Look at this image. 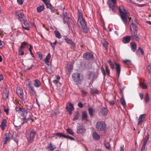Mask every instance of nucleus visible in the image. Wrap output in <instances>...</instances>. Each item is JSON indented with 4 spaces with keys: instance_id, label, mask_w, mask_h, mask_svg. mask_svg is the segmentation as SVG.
I'll use <instances>...</instances> for the list:
<instances>
[{
    "instance_id": "nucleus-25",
    "label": "nucleus",
    "mask_w": 151,
    "mask_h": 151,
    "mask_svg": "<svg viewBox=\"0 0 151 151\" xmlns=\"http://www.w3.org/2000/svg\"><path fill=\"white\" fill-rule=\"evenodd\" d=\"M6 120L5 119H3L0 126L2 130H4V127L6 125Z\"/></svg>"
},
{
    "instance_id": "nucleus-8",
    "label": "nucleus",
    "mask_w": 151,
    "mask_h": 151,
    "mask_svg": "<svg viewBox=\"0 0 151 151\" xmlns=\"http://www.w3.org/2000/svg\"><path fill=\"white\" fill-rule=\"evenodd\" d=\"M27 87L28 88V92L30 94L31 96H35L36 95V92L34 88L31 86L30 83H29L27 85Z\"/></svg>"
},
{
    "instance_id": "nucleus-18",
    "label": "nucleus",
    "mask_w": 151,
    "mask_h": 151,
    "mask_svg": "<svg viewBox=\"0 0 151 151\" xmlns=\"http://www.w3.org/2000/svg\"><path fill=\"white\" fill-rule=\"evenodd\" d=\"M64 40L68 44L71 45L72 47H74L75 46V43L71 39L66 38H65Z\"/></svg>"
},
{
    "instance_id": "nucleus-9",
    "label": "nucleus",
    "mask_w": 151,
    "mask_h": 151,
    "mask_svg": "<svg viewBox=\"0 0 151 151\" xmlns=\"http://www.w3.org/2000/svg\"><path fill=\"white\" fill-rule=\"evenodd\" d=\"M5 137L3 138L4 144L5 145L7 141H9L12 138V135L10 132L6 133L5 135Z\"/></svg>"
},
{
    "instance_id": "nucleus-5",
    "label": "nucleus",
    "mask_w": 151,
    "mask_h": 151,
    "mask_svg": "<svg viewBox=\"0 0 151 151\" xmlns=\"http://www.w3.org/2000/svg\"><path fill=\"white\" fill-rule=\"evenodd\" d=\"M107 4L109 8L114 12L116 11L115 6L116 5V0H108Z\"/></svg>"
},
{
    "instance_id": "nucleus-39",
    "label": "nucleus",
    "mask_w": 151,
    "mask_h": 151,
    "mask_svg": "<svg viewBox=\"0 0 151 151\" xmlns=\"http://www.w3.org/2000/svg\"><path fill=\"white\" fill-rule=\"evenodd\" d=\"M140 86L141 87H142V88L143 89H147V85L146 84L142 82L140 83Z\"/></svg>"
},
{
    "instance_id": "nucleus-58",
    "label": "nucleus",
    "mask_w": 151,
    "mask_h": 151,
    "mask_svg": "<svg viewBox=\"0 0 151 151\" xmlns=\"http://www.w3.org/2000/svg\"><path fill=\"white\" fill-rule=\"evenodd\" d=\"M31 119V118L30 119H29V118L28 119H26L25 118H24V122H23V123H24V122H27L28 120H29V119Z\"/></svg>"
},
{
    "instance_id": "nucleus-49",
    "label": "nucleus",
    "mask_w": 151,
    "mask_h": 151,
    "mask_svg": "<svg viewBox=\"0 0 151 151\" xmlns=\"http://www.w3.org/2000/svg\"><path fill=\"white\" fill-rule=\"evenodd\" d=\"M22 108H21L19 107H16L15 108L16 110V111L18 113H21V109Z\"/></svg>"
},
{
    "instance_id": "nucleus-34",
    "label": "nucleus",
    "mask_w": 151,
    "mask_h": 151,
    "mask_svg": "<svg viewBox=\"0 0 151 151\" xmlns=\"http://www.w3.org/2000/svg\"><path fill=\"white\" fill-rule=\"evenodd\" d=\"M27 44V43L25 42H24L22 43L21 45L19 47L20 50H24L25 48V46Z\"/></svg>"
},
{
    "instance_id": "nucleus-26",
    "label": "nucleus",
    "mask_w": 151,
    "mask_h": 151,
    "mask_svg": "<svg viewBox=\"0 0 151 151\" xmlns=\"http://www.w3.org/2000/svg\"><path fill=\"white\" fill-rule=\"evenodd\" d=\"M34 86L36 87H39L41 85L40 81L38 79H36L34 83Z\"/></svg>"
},
{
    "instance_id": "nucleus-22",
    "label": "nucleus",
    "mask_w": 151,
    "mask_h": 151,
    "mask_svg": "<svg viewBox=\"0 0 151 151\" xmlns=\"http://www.w3.org/2000/svg\"><path fill=\"white\" fill-rule=\"evenodd\" d=\"M17 15L18 17V19L20 21H23L25 19V17L23 13L21 12L19 13Z\"/></svg>"
},
{
    "instance_id": "nucleus-20",
    "label": "nucleus",
    "mask_w": 151,
    "mask_h": 151,
    "mask_svg": "<svg viewBox=\"0 0 151 151\" xmlns=\"http://www.w3.org/2000/svg\"><path fill=\"white\" fill-rule=\"evenodd\" d=\"M131 48L132 50L134 52L137 49V46L136 43L134 42H132L130 43Z\"/></svg>"
},
{
    "instance_id": "nucleus-42",
    "label": "nucleus",
    "mask_w": 151,
    "mask_h": 151,
    "mask_svg": "<svg viewBox=\"0 0 151 151\" xmlns=\"http://www.w3.org/2000/svg\"><path fill=\"white\" fill-rule=\"evenodd\" d=\"M79 114L78 112H77L75 115L73 119V121H75V120H77L79 117Z\"/></svg>"
},
{
    "instance_id": "nucleus-43",
    "label": "nucleus",
    "mask_w": 151,
    "mask_h": 151,
    "mask_svg": "<svg viewBox=\"0 0 151 151\" xmlns=\"http://www.w3.org/2000/svg\"><path fill=\"white\" fill-rule=\"evenodd\" d=\"M73 66L72 64L68 65L67 67V68L68 69V71L69 72L71 71V70L73 69Z\"/></svg>"
},
{
    "instance_id": "nucleus-59",
    "label": "nucleus",
    "mask_w": 151,
    "mask_h": 151,
    "mask_svg": "<svg viewBox=\"0 0 151 151\" xmlns=\"http://www.w3.org/2000/svg\"><path fill=\"white\" fill-rule=\"evenodd\" d=\"M146 145H143L142 147V148L141 149V151H144L145 149V147Z\"/></svg>"
},
{
    "instance_id": "nucleus-17",
    "label": "nucleus",
    "mask_w": 151,
    "mask_h": 151,
    "mask_svg": "<svg viewBox=\"0 0 151 151\" xmlns=\"http://www.w3.org/2000/svg\"><path fill=\"white\" fill-rule=\"evenodd\" d=\"M146 117V115L145 114H143L141 115L138 119V124L139 125L144 120Z\"/></svg>"
},
{
    "instance_id": "nucleus-1",
    "label": "nucleus",
    "mask_w": 151,
    "mask_h": 151,
    "mask_svg": "<svg viewBox=\"0 0 151 151\" xmlns=\"http://www.w3.org/2000/svg\"><path fill=\"white\" fill-rule=\"evenodd\" d=\"M119 10L120 13L119 15L122 21L126 26H128L129 22L131 23L130 28V32L136 31H137V27L135 21L131 20L130 17H129V14L128 13L124 7L122 5L120 6L119 8Z\"/></svg>"
},
{
    "instance_id": "nucleus-4",
    "label": "nucleus",
    "mask_w": 151,
    "mask_h": 151,
    "mask_svg": "<svg viewBox=\"0 0 151 151\" xmlns=\"http://www.w3.org/2000/svg\"><path fill=\"white\" fill-rule=\"evenodd\" d=\"M96 128L99 131H104L106 129V125L105 123L102 121L97 122Z\"/></svg>"
},
{
    "instance_id": "nucleus-41",
    "label": "nucleus",
    "mask_w": 151,
    "mask_h": 151,
    "mask_svg": "<svg viewBox=\"0 0 151 151\" xmlns=\"http://www.w3.org/2000/svg\"><path fill=\"white\" fill-rule=\"evenodd\" d=\"M140 51L141 52L142 54L143 55L144 53V52L142 49L140 47H139L138 50L137 51V54Z\"/></svg>"
},
{
    "instance_id": "nucleus-31",
    "label": "nucleus",
    "mask_w": 151,
    "mask_h": 151,
    "mask_svg": "<svg viewBox=\"0 0 151 151\" xmlns=\"http://www.w3.org/2000/svg\"><path fill=\"white\" fill-rule=\"evenodd\" d=\"M45 4L47 6V7L50 8L52 11L53 12L54 11L55 9L54 7L52 6L50 4H49L47 2H45Z\"/></svg>"
},
{
    "instance_id": "nucleus-6",
    "label": "nucleus",
    "mask_w": 151,
    "mask_h": 151,
    "mask_svg": "<svg viewBox=\"0 0 151 151\" xmlns=\"http://www.w3.org/2000/svg\"><path fill=\"white\" fill-rule=\"evenodd\" d=\"M72 77L74 81L78 83L81 82L83 79L82 76L78 73L73 74Z\"/></svg>"
},
{
    "instance_id": "nucleus-29",
    "label": "nucleus",
    "mask_w": 151,
    "mask_h": 151,
    "mask_svg": "<svg viewBox=\"0 0 151 151\" xmlns=\"http://www.w3.org/2000/svg\"><path fill=\"white\" fill-rule=\"evenodd\" d=\"M47 148L49 150L51 151H52L56 149V147L55 145H52L51 143H50V145L47 146Z\"/></svg>"
},
{
    "instance_id": "nucleus-54",
    "label": "nucleus",
    "mask_w": 151,
    "mask_h": 151,
    "mask_svg": "<svg viewBox=\"0 0 151 151\" xmlns=\"http://www.w3.org/2000/svg\"><path fill=\"white\" fill-rule=\"evenodd\" d=\"M24 0H17V2L18 4L20 5L22 4L23 3Z\"/></svg>"
},
{
    "instance_id": "nucleus-56",
    "label": "nucleus",
    "mask_w": 151,
    "mask_h": 151,
    "mask_svg": "<svg viewBox=\"0 0 151 151\" xmlns=\"http://www.w3.org/2000/svg\"><path fill=\"white\" fill-rule=\"evenodd\" d=\"M78 105L79 107L82 108L83 107V104L81 102H79L78 104Z\"/></svg>"
},
{
    "instance_id": "nucleus-10",
    "label": "nucleus",
    "mask_w": 151,
    "mask_h": 151,
    "mask_svg": "<svg viewBox=\"0 0 151 151\" xmlns=\"http://www.w3.org/2000/svg\"><path fill=\"white\" fill-rule=\"evenodd\" d=\"M17 93L18 96L22 100H24L23 91L21 88L19 87H17Z\"/></svg>"
},
{
    "instance_id": "nucleus-21",
    "label": "nucleus",
    "mask_w": 151,
    "mask_h": 151,
    "mask_svg": "<svg viewBox=\"0 0 151 151\" xmlns=\"http://www.w3.org/2000/svg\"><path fill=\"white\" fill-rule=\"evenodd\" d=\"M88 116L87 113L85 111H83L82 113V120L87 121Z\"/></svg>"
},
{
    "instance_id": "nucleus-3",
    "label": "nucleus",
    "mask_w": 151,
    "mask_h": 151,
    "mask_svg": "<svg viewBox=\"0 0 151 151\" xmlns=\"http://www.w3.org/2000/svg\"><path fill=\"white\" fill-rule=\"evenodd\" d=\"M77 23L79 26H81L83 29L84 32L87 33L88 32V30L86 26V23L83 17H80L79 19H78Z\"/></svg>"
},
{
    "instance_id": "nucleus-12",
    "label": "nucleus",
    "mask_w": 151,
    "mask_h": 151,
    "mask_svg": "<svg viewBox=\"0 0 151 151\" xmlns=\"http://www.w3.org/2000/svg\"><path fill=\"white\" fill-rule=\"evenodd\" d=\"M86 129L84 126H79L77 128V133L78 134L84 133L86 132Z\"/></svg>"
},
{
    "instance_id": "nucleus-35",
    "label": "nucleus",
    "mask_w": 151,
    "mask_h": 151,
    "mask_svg": "<svg viewBox=\"0 0 151 151\" xmlns=\"http://www.w3.org/2000/svg\"><path fill=\"white\" fill-rule=\"evenodd\" d=\"M107 63L109 64L110 68L112 69H114V64L110 60H109L107 61Z\"/></svg>"
},
{
    "instance_id": "nucleus-7",
    "label": "nucleus",
    "mask_w": 151,
    "mask_h": 151,
    "mask_svg": "<svg viewBox=\"0 0 151 151\" xmlns=\"http://www.w3.org/2000/svg\"><path fill=\"white\" fill-rule=\"evenodd\" d=\"M131 35L130 36L131 39L133 40L139 41L140 39L138 35H137V31H134L131 32Z\"/></svg>"
},
{
    "instance_id": "nucleus-55",
    "label": "nucleus",
    "mask_w": 151,
    "mask_h": 151,
    "mask_svg": "<svg viewBox=\"0 0 151 151\" xmlns=\"http://www.w3.org/2000/svg\"><path fill=\"white\" fill-rule=\"evenodd\" d=\"M103 44V46L106 48V49L107 45H108V43L106 42L105 41L104 42Z\"/></svg>"
},
{
    "instance_id": "nucleus-19",
    "label": "nucleus",
    "mask_w": 151,
    "mask_h": 151,
    "mask_svg": "<svg viewBox=\"0 0 151 151\" xmlns=\"http://www.w3.org/2000/svg\"><path fill=\"white\" fill-rule=\"evenodd\" d=\"M9 91L6 90L5 92L2 94V98L4 100H6L8 97Z\"/></svg>"
},
{
    "instance_id": "nucleus-33",
    "label": "nucleus",
    "mask_w": 151,
    "mask_h": 151,
    "mask_svg": "<svg viewBox=\"0 0 151 151\" xmlns=\"http://www.w3.org/2000/svg\"><path fill=\"white\" fill-rule=\"evenodd\" d=\"M67 110H74L73 106L72 104L69 103L68 106H67L66 108Z\"/></svg>"
},
{
    "instance_id": "nucleus-64",
    "label": "nucleus",
    "mask_w": 151,
    "mask_h": 151,
    "mask_svg": "<svg viewBox=\"0 0 151 151\" xmlns=\"http://www.w3.org/2000/svg\"><path fill=\"white\" fill-rule=\"evenodd\" d=\"M22 28L25 29H26L27 30H29V29L28 27H24L23 26L22 27Z\"/></svg>"
},
{
    "instance_id": "nucleus-16",
    "label": "nucleus",
    "mask_w": 151,
    "mask_h": 151,
    "mask_svg": "<svg viewBox=\"0 0 151 151\" xmlns=\"http://www.w3.org/2000/svg\"><path fill=\"white\" fill-rule=\"evenodd\" d=\"M131 39L130 36H127L122 38V41L124 44H127L129 43Z\"/></svg>"
},
{
    "instance_id": "nucleus-14",
    "label": "nucleus",
    "mask_w": 151,
    "mask_h": 151,
    "mask_svg": "<svg viewBox=\"0 0 151 151\" xmlns=\"http://www.w3.org/2000/svg\"><path fill=\"white\" fill-rule=\"evenodd\" d=\"M105 69L106 72L105 71V69L104 68L103 66H102L101 68V71L103 75L104 76H105L106 75V74L107 73L108 76H109L110 74V71L109 70V68L108 67L106 66Z\"/></svg>"
},
{
    "instance_id": "nucleus-37",
    "label": "nucleus",
    "mask_w": 151,
    "mask_h": 151,
    "mask_svg": "<svg viewBox=\"0 0 151 151\" xmlns=\"http://www.w3.org/2000/svg\"><path fill=\"white\" fill-rule=\"evenodd\" d=\"M120 101L122 106H124L126 105V102L123 95H122V98L120 99Z\"/></svg>"
},
{
    "instance_id": "nucleus-40",
    "label": "nucleus",
    "mask_w": 151,
    "mask_h": 151,
    "mask_svg": "<svg viewBox=\"0 0 151 151\" xmlns=\"http://www.w3.org/2000/svg\"><path fill=\"white\" fill-rule=\"evenodd\" d=\"M51 57L49 53L46 56V58L45 59L44 61L45 63H49V60L50 59Z\"/></svg>"
},
{
    "instance_id": "nucleus-57",
    "label": "nucleus",
    "mask_w": 151,
    "mask_h": 151,
    "mask_svg": "<svg viewBox=\"0 0 151 151\" xmlns=\"http://www.w3.org/2000/svg\"><path fill=\"white\" fill-rule=\"evenodd\" d=\"M63 19L65 22H66L68 21L69 18L67 17V16H65V17Z\"/></svg>"
},
{
    "instance_id": "nucleus-61",
    "label": "nucleus",
    "mask_w": 151,
    "mask_h": 151,
    "mask_svg": "<svg viewBox=\"0 0 151 151\" xmlns=\"http://www.w3.org/2000/svg\"><path fill=\"white\" fill-rule=\"evenodd\" d=\"M4 44V42H1V41H0V48H1Z\"/></svg>"
},
{
    "instance_id": "nucleus-63",
    "label": "nucleus",
    "mask_w": 151,
    "mask_h": 151,
    "mask_svg": "<svg viewBox=\"0 0 151 151\" xmlns=\"http://www.w3.org/2000/svg\"><path fill=\"white\" fill-rule=\"evenodd\" d=\"M37 53L38 56V57L39 58H41L42 57V54L40 53L39 52H38V53L37 52Z\"/></svg>"
},
{
    "instance_id": "nucleus-45",
    "label": "nucleus",
    "mask_w": 151,
    "mask_h": 151,
    "mask_svg": "<svg viewBox=\"0 0 151 151\" xmlns=\"http://www.w3.org/2000/svg\"><path fill=\"white\" fill-rule=\"evenodd\" d=\"M68 132L72 135H73L74 133L73 132L72 130L71 129H68L66 130Z\"/></svg>"
},
{
    "instance_id": "nucleus-11",
    "label": "nucleus",
    "mask_w": 151,
    "mask_h": 151,
    "mask_svg": "<svg viewBox=\"0 0 151 151\" xmlns=\"http://www.w3.org/2000/svg\"><path fill=\"white\" fill-rule=\"evenodd\" d=\"M83 57L85 59L89 60L93 58V55L92 53L88 52L84 53Z\"/></svg>"
},
{
    "instance_id": "nucleus-28",
    "label": "nucleus",
    "mask_w": 151,
    "mask_h": 151,
    "mask_svg": "<svg viewBox=\"0 0 151 151\" xmlns=\"http://www.w3.org/2000/svg\"><path fill=\"white\" fill-rule=\"evenodd\" d=\"M89 114L91 117L93 115V113L95 112V110L91 107L89 108L88 109Z\"/></svg>"
},
{
    "instance_id": "nucleus-32",
    "label": "nucleus",
    "mask_w": 151,
    "mask_h": 151,
    "mask_svg": "<svg viewBox=\"0 0 151 151\" xmlns=\"http://www.w3.org/2000/svg\"><path fill=\"white\" fill-rule=\"evenodd\" d=\"M20 113L22 114L24 116H26L27 114V110L24 108H22Z\"/></svg>"
},
{
    "instance_id": "nucleus-44",
    "label": "nucleus",
    "mask_w": 151,
    "mask_h": 151,
    "mask_svg": "<svg viewBox=\"0 0 151 151\" xmlns=\"http://www.w3.org/2000/svg\"><path fill=\"white\" fill-rule=\"evenodd\" d=\"M149 100V96L148 93H146V95L145 96V100L146 102V103L148 102Z\"/></svg>"
},
{
    "instance_id": "nucleus-50",
    "label": "nucleus",
    "mask_w": 151,
    "mask_h": 151,
    "mask_svg": "<svg viewBox=\"0 0 151 151\" xmlns=\"http://www.w3.org/2000/svg\"><path fill=\"white\" fill-rule=\"evenodd\" d=\"M23 21H24V24L26 27H28L29 25V23L27 21V20L25 19Z\"/></svg>"
},
{
    "instance_id": "nucleus-51",
    "label": "nucleus",
    "mask_w": 151,
    "mask_h": 151,
    "mask_svg": "<svg viewBox=\"0 0 151 151\" xmlns=\"http://www.w3.org/2000/svg\"><path fill=\"white\" fill-rule=\"evenodd\" d=\"M69 138L70 140H74V138L72 137H71V136H70L68 135H66V138Z\"/></svg>"
},
{
    "instance_id": "nucleus-60",
    "label": "nucleus",
    "mask_w": 151,
    "mask_h": 151,
    "mask_svg": "<svg viewBox=\"0 0 151 151\" xmlns=\"http://www.w3.org/2000/svg\"><path fill=\"white\" fill-rule=\"evenodd\" d=\"M124 151V145H122L120 147V151Z\"/></svg>"
},
{
    "instance_id": "nucleus-13",
    "label": "nucleus",
    "mask_w": 151,
    "mask_h": 151,
    "mask_svg": "<svg viewBox=\"0 0 151 151\" xmlns=\"http://www.w3.org/2000/svg\"><path fill=\"white\" fill-rule=\"evenodd\" d=\"M97 76L96 73L93 72H89L87 75L88 79L92 81Z\"/></svg>"
},
{
    "instance_id": "nucleus-23",
    "label": "nucleus",
    "mask_w": 151,
    "mask_h": 151,
    "mask_svg": "<svg viewBox=\"0 0 151 151\" xmlns=\"http://www.w3.org/2000/svg\"><path fill=\"white\" fill-rule=\"evenodd\" d=\"M108 112V110L106 108L101 109L100 111V113L102 115H106Z\"/></svg>"
},
{
    "instance_id": "nucleus-27",
    "label": "nucleus",
    "mask_w": 151,
    "mask_h": 151,
    "mask_svg": "<svg viewBox=\"0 0 151 151\" xmlns=\"http://www.w3.org/2000/svg\"><path fill=\"white\" fill-rule=\"evenodd\" d=\"M91 93L93 94H98L99 93V91L96 88H91Z\"/></svg>"
},
{
    "instance_id": "nucleus-2",
    "label": "nucleus",
    "mask_w": 151,
    "mask_h": 151,
    "mask_svg": "<svg viewBox=\"0 0 151 151\" xmlns=\"http://www.w3.org/2000/svg\"><path fill=\"white\" fill-rule=\"evenodd\" d=\"M36 132L35 130L32 128L27 130L26 132V137L29 143H31L33 140Z\"/></svg>"
},
{
    "instance_id": "nucleus-24",
    "label": "nucleus",
    "mask_w": 151,
    "mask_h": 151,
    "mask_svg": "<svg viewBox=\"0 0 151 151\" xmlns=\"http://www.w3.org/2000/svg\"><path fill=\"white\" fill-rule=\"evenodd\" d=\"M93 138L96 140H98L100 139V135L96 132H94L92 134Z\"/></svg>"
},
{
    "instance_id": "nucleus-36",
    "label": "nucleus",
    "mask_w": 151,
    "mask_h": 151,
    "mask_svg": "<svg viewBox=\"0 0 151 151\" xmlns=\"http://www.w3.org/2000/svg\"><path fill=\"white\" fill-rule=\"evenodd\" d=\"M44 7L43 6H40L37 7V11L38 12H41L44 9Z\"/></svg>"
},
{
    "instance_id": "nucleus-62",
    "label": "nucleus",
    "mask_w": 151,
    "mask_h": 151,
    "mask_svg": "<svg viewBox=\"0 0 151 151\" xmlns=\"http://www.w3.org/2000/svg\"><path fill=\"white\" fill-rule=\"evenodd\" d=\"M80 17H83L82 14L81 13H79L78 14V19H79Z\"/></svg>"
},
{
    "instance_id": "nucleus-38",
    "label": "nucleus",
    "mask_w": 151,
    "mask_h": 151,
    "mask_svg": "<svg viewBox=\"0 0 151 151\" xmlns=\"http://www.w3.org/2000/svg\"><path fill=\"white\" fill-rule=\"evenodd\" d=\"M54 33L56 37L59 39L61 38V34L59 32L55 31L54 32Z\"/></svg>"
},
{
    "instance_id": "nucleus-15",
    "label": "nucleus",
    "mask_w": 151,
    "mask_h": 151,
    "mask_svg": "<svg viewBox=\"0 0 151 151\" xmlns=\"http://www.w3.org/2000/svg\"><path fill=\"white\" fill-rule=\"evenodd\" d=\"M115 64L116 66L115 68L116 70V71L117 75L118 78L119 76V75L120 73V65L119 63H115Z\"/></svg>"
},
{
    "instance_id": "nucleus-52",
    "label": "nucleus",
    "mask_w": 151,
    "mask_h": 151,
    "mask_svg": "<svg viewBox=\"0 0 151 151\" xmlns=\"http://www.w3.org/2000/svg\"><path fill=\"white\" fill-rule=\"evenodd\" d=\"M147 69L149 71V73L151 75V65H149L147 68Z\"/></svg>"
},
{
    "instance_id": "nucleus-48",
    "label": "nucleus",
    "mask_w": 151,
    "mask_h": 151,
    "mask_svg": "<svg viewBox=\"0 0 151 151\" xmlns=\"http://www.w3.org/2000/svg\"><path fill=\"white\" fill-rule=\"evenodd\" d=\"M104 146L107 149H109L110 148V145L109 143L108 142H106L104 144Z\"/></svg>"
},
{
    "instance_id": "nucleus-46",
    "label": "nucleus",
    "mask_w": 151,
    "mask_h": 151,
    "mask_svg": "<svg viewBox=\"0 0 151 151\" xmlns=\"http://www.w3.org/2000/svg\"><path fill=\"white\" fill-rule=\"evenodd\" d=\"M149 139V136L148 135H147V138H146V139H143V145H146V144L147 142V141Z\"/></svg>"
},
{
    "instance_id": "nucleus-47",
    "label": "nucleus",
    "mask_w": 151,
    "mask_h": 151,
    "mask_svg": "<svg viewBox=\"0 0 151 151\" xmlns=\"http://www.w3.org/2000/svg\"><path fill=\"white\" fill-rule=\"evenodd\" d=\"M23 50H20V49H19V50L18 51V53L19 55H24V52L23 51Z\"/></svg>"
},
{
    "instance_id": "nucleus-30",
    "label": "nucleus",
    "mask_w": 151,
    "mask_h": 151,
    "mask_svg": "<svg viewBox=\"0 0 151 151\" xmlns=\"http://www.w3.org/2000/svg\"><path fill=\"white\" fill-rule=\"evenodd\" d=\"M56 136L59 137H63L66 138V135H65V134L60 132H58L56 133L55 134Z\"/></svg>"
},
{
    "instance_id": "nucleus-53",
    "label": "nucleus",
    "mask_w": 151,
    "mask_h": 151,
    "mask_svg": "<svg viewBox=\"0 0 151 151\" xmlns=\"http://www.w3.org/2000/svg\"><path fill=\"white\" fill-rule=\"evenodd\" d=\"M109 104L110 105L113 106L114 104V100H111L109 101Z\"/></svg>"
}]
</instances>
